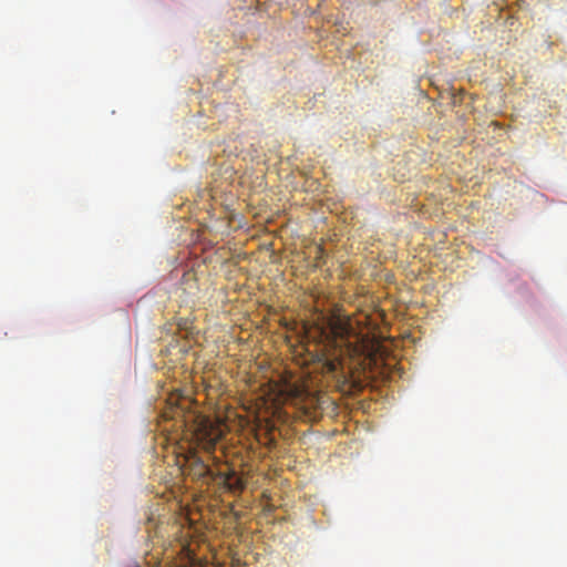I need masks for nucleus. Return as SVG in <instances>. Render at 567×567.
I'll return each mask as SVG.
<instances>
[{
    "mask_svg": "<svg viewBox=\"0 0 567 567\" xmlns=\"http://www.w3.org/2000/svg\"><path fill=\"white\" fill-rule=\"evenodd\" d=\"M188 462L190 463V468L194 475H196L199 478H207V480H214L216 474L210 468L208 464L205 463L200 457L197 455H192L188 458ZM217 476L221 480L226 488L230 492H241L246 487V482L243 477L238 476L237 473L233 470H229L227 472H219Z\"/></svg>",
    "mask_w": 567,
    "mask_h": 567,
    "instance_id": "nucleus-2",
    "label": "nucleus"
},
{
    "mask_svg": "<svg viewBox=\"0 0 567 567\" xmlns=\"http://www.w3.org/2000/svg\"><path fill=\"white\" fill-rule=\"evenodd\" d=\"M329 370L334 371L336 370V363L331 362L329 363Z\"/></svg>",
    "mask_w": 567,
    "mask_h": 567,
    "instance_id": "nucleus-4",
    "label": "nucleus"
},
{
    "mask_svg": "<svg viewBox=\"0 0 567 567\" xmlns=\"http://www.w3.org/2000/svg\"><path fill=\"white\" fill-rule=\"evenodd\" d=\"M317 250H318V254L322 255L323 249L321 247H318Z\"/></svg>",
    "mask_w": 567,
    "mask_h": 567,
    "instance_id": "nucleus-5",
    "label": "nucleus"
},
{
    "mask_svg": "<svg viewBox=\"0 0 567 567\" xmlns=\"http://www.w3.org/2000/svg\"><path fill=\"white\" fill-rule=\"evenodd\" d=\"M323 402H324L323 399L320 396L312 398L311 406L315 409H320Z\"/></svg>",
    "mask_w": 567,
    "mask_h": 567,
    "instance_id": "nucleus-3",
    "label": "nucleus"
},
{
    "mask_svg": "<svg viewBox=\"0 0 567 567\" xmlns=\"http://www.w3.org/2000/svg\"><path fill=\"white\" fill-rule=\"evenodd\" d=\"M193 405V399L179 396L176 405L172 408V417L182 423L197 446L207 453H212L221 440L224 431L220 424L199 413Z\"/></svg>",
    "mask_w": 567,
    "mask_h": 567,
    "instance_id": "nucleus-1",
    "label": "nucleus"
}]
</instances>
